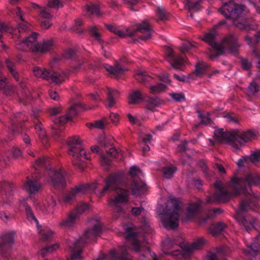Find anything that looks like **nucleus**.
I'll list each match as a JSON object with an SVG mask.
<instances>
[{
  "label": "nucleus",
  "instance_id": "24",
  "mask_svg": "<svg viewBox=\"0 0 260 260\" xmlns=\"http://www.w3.org/2000/svg\"><path fill=\"white\" fill-rule=\"evenodd\" d=\"M89 209V206L86 203H81L78 205L77 208L66 218L62 220L59 223V226L62 228L72 227L74 224L79 215L86 212Z\"/></svg>",
  "mask_w": 260,
  "mask_h": 260
},
{
  "label": "nucleus",
  "instance_id": "15",
  "mask_svg": "<svg viewBox=\"0 0 260 260\" xmlns=\"http://www.w3.org/2000/svg\"><path fill=\"white\" fill-rule=\"evenodd\" d=\"M256 208L255 199L250 195L241 202L239 209L237 211L236 220L245 227L247 232L254 228L255 220L253 219L249 222L245 217L243 216L242 213L249 210L254 211Z\"/></svg>",
  "mask_w": 260,
  "mask_h": 260
},
{
  "label": "nucleus",
  "instance_id": "11",
  "mask_svg": "<svg viewBox=\"0 0 260 260\" xmlns=\"http://www.w3.org/2000/svg\"><path fill=\"white\" fill-rule=\"evenodd\" d=\"M68 153L72 157V162L80 169H83V165L81 163L83 159H89V157L83 148L81 141L77 136L70 137L67 142Z\"/></svg>",
  "mask_w": 260,
  "mask_h": 260
},
{
  "label": "nucleus",
  "instance_id": "22",
  "mask_svg": "<svg viewBox=\"0 0 260 260\" xmlns=\"http://www.w3.org/2000/svg\"><path fill=\"white\" fill-rule=\"evenodd\" d=\"M33 72L36 77L42 78L47 80H51L52 82L56 84H60L64 79V75L59 72L39 67L34 68Z\"/></svg>",
  "mask_w": 260,
  "mask_h": 260
},
{
  "label": "nucleus",
  "instance_id": "38",
  "mask_svg": "<svg viewBox=\"0 0 260 260\" xmlns=\"http://www.w3.org/2000/svg\"><path fill=\"white\" fill-rule=\"evenodd\" d=\"M226 225L223 222H219L216 224H213L209 228V231L213 236L220 234L226 228Z\"/></svg>",
  "mask_w": 260,
  "mask_h": 260
},
{
  "label": "nucleus",
  "instance_id": "29",
  "mask_svg": "<svg viewBox=\"0 0 260 260\" xmlns=\"http://www.w3.org/2000/svg\"><path fill=\"white\" fill-rule=\"evenodd\" d=\"M24 115L21 112H18L14 114L13 116L11 117V125L10 128L13 134L19 132L22 128V122L25 121Z\"/></svg>",
  "mask_w": 260,
  "mask_h": 260
},
{
  "label": "nucleus",
  "instance_id": "13",
  "mask_svg": "<svg viewBox=\"0 0 260 260\" xmlns=\"http://www.w3.org/2000/svg\"><path fill=\"white\" fill-rule=\"evenodd\" d=\"M107 28L110 31L122 38L129 36L130 37H138L140 39L145 40L150 38L151 36V27L146 21L138 24L135 29L127 33L124 32L112 25H107Z\"/></svg>",
  "mask_w": 260,
  "mask_h": 260
},
{
  "label": "nucleus",
  "instance_id": "46",
  "mask_svg": "<svg viewBox=\"0 0 260 260\" xmlns=\"http://www.w3.org/2000/svg\"><path fill=\"white\" fill-rule=\"evenodd\" d=\"M245 40L250 46L255 45L260 40V31L257 32L253 37L247 36L245 37Z\"/></svg>",
  "mask_w": 260,
  "mask_h": 260
},
{
  "label": "nucleus",
  "instance_id": "36",
  "mask_svg": "<svg viewBox=\"0 0 260 260\" xmlns=\"http://www.w3.org/2000/svg\"><path fill=\"white\" fill-rule=\"evenodd\" d=\"M136 79L139 82L143 84L149 83L152 79L151 76L142 70H138L135 75Z\"/></svg>",
  "mask_w": 260,
  "mask_h": 260
},
{
  "label": "nucleus",
  "instance_id": "2",
  "mask_svg": "<svg viewBox=\"0 0 260 260\" xmlns=\"http://www.w3.org/2000/svg\"><path fill=\"white\" fill-rule=\"evenodd\" d=\"M126 235L125 238L129 240L124 246L119 248V251H117L115 249H111L108 254H103L95 260H131L127 255L128 254L127 249H132L135 251L142 253V256H144L143 253L149 252L148 247L142 246L139 240L140 232L134 231L131 226H126L124 229Z\"/></svg>",
  "mask_w": 260,
  "mask_h": 260
},
{
  "label": "nucleus",
  "instance_id": "33",
  "mask_svg": "<svg viewBox=\"0 0 260 260\" xmlns=\"http://www.w3.org/2000/svg\"><path fill=\"white\" fill-rule=\"evenodd\" d=\"M200 207L201 203L200 202H196L189 204L186 211V218L190 219L194 218L199 213Z\"/></svg>",
  "mask_w": 260,
  "mask_h": 260
},
{
  "label": "nucleus",
  "instance_id": "59",
  "mask_svg": "<svg viewBox=\"0 0 260 260\" xmlns=\"http://www.w3.org/2000/svg\"><path fill=\"white\" fill-rule=\"evenodd\" d=\"M194 45L190 42H185L182 45L180 51L182 53L188 52L194 48Z\"/></svg>",
  "mask_w": 260,
  "mask_h": 260
},
{
  "label": "nucleus",
  "instance_id": "3",
  "mask_svg": "<svg viewBox=\"0 0 260 260\" xmlns=\"http://www.w3.org/2000/svg\"><path fill=\"white\" fill-rule=\"evenodd\" d=\"M203 40L211 47L210 57L212 59L218 55H222L225 51L234 55L238 54L240 45L238 42L237 37L234 34L227 35L219 43L218 42L216 32L215 31H211L205 35Z\"/></svg>",
  "mask_w": 260,
  "mask_h": 260
},
{
  "label": "nucleus",
  "instance_id": "25",
  "mask_svg": "<svg viewBox=\"0 0 260 260\" xmlns=\"http://www.w3.org/2000/svg\"><path fill=\"white\" fill-rule=\"evenodd\" d=\"M165 53L168 61L174 69L177 70H181L182 67L185 65L186 62L185 59L176 55L171 47H167L166 49Z\"/></svg>",
  "mask_w": 260,
  "mask_h": 260
},
{
  "label": "nucleus",
  "instance_id": "4",
  "mask_svg": "<svg viewBox=\"0 0 260 260\" xmlns=\"http://www.w3.org/2000/svg\"><path fill=\"white\" fill-rule=\"evenodd\" d=\"M94 222L93 227L87 230L82 237L77 240L68 239L67 241V244L71 252L68 260H82L81 254L84 246L100 235L102 224L99 220H94Z\"/></svg>",
  "mask_w": 260,
  "mask_h": 260
},
{
  "label": "nucleus",
  "instance_id": "5",
  "mask_svg": "<svg viewBox=\"0 0 260 260\" xmlns=\"http://www.w3.org/2000/svg\"><path fill=\"white\" fill-rule=\"evenodd\" d=\"M205 242V239L200 238L189 246L182 239H172L165 242L164 248L166 249V254L182 257L191 254L194 250L199 249Z\"/></svg>",
  "mask_w": 260,
  "mask_h": 260
},
{
  "label": "nucleus",
  "instance_id": "23",
  "mask_svg": "<svg viewBox=\"0 0 260 260\" xmlns=\"http://www.w3.org/2000/svg\"><path fill=\"white\" fill-rule=\"evenodd\" d=\"M97 183L81 184L73 188L71 191L65 194L63 197V202L66 203H71L75 198L80 194L86 193L88 190H95L97 188Z\"/></svg>",
  "mask_w": 260,
  "mask_h": 260
},
{
  "label": "nucleus",
  "instance_id": "54",
  "mask_svg": "<svg viewBox=\"0 0 260 260\" xmlns=\"http://www.w3.org/2000/svg\"><path fill=\"white\" fill-rule=\"evenodd\" d=\"M166 87V84L159 83L156 85L151 86L150 87V91L151 93L160 92L165 90Z\"/></svg>",
  "mask_w": 260,
  "mask_h": 260
},
{
  "label": "nucleus",
  "instance_id": "64",
  "mask_svg": "<svg viewBox=\"0 0 260 260\" xmlns=\"http://www.w3.org/2000/svg\"><path fill=\"white\" fill-rule=\"evenodd\" d=\"M252 55L256 59L257 67L260 69V53L254 48L252 50Z\"/></svg>",
  "mask_w": 260,
  "mask_h": 260
},
{
  "label": "nucleus",
  "instance_id": "44",
  "mask_svg": "<svg viewBox=\"0 0 260 260\" xmlns=\"http://www.w3.org/2000/svg\"><path fill=\"white\" fill-rule=\"evenodd\" d=\"M222 212L221 209L218 208L216 209H213L210 210L209 212V214L206 215L205 217H202L200 220V224H203L205 223L207 220L212 218L213 214L216 215L220 214Z\"/></svg>",
  "mask_w": 260,
  "mask_h": 260
},
{
  "label": "nucleus",
  "instance_id": "26",
  "mask_svg": "<svg viewBox=\"0 0 260 260\" xmlns=\"http://www.w3.org/2000/svg\"><path fill=\"white\" fill-rule=\"evenodd\" d=\"M98 141L108 154L114 157L118 155L117 150L113 146V139L111 138L101 135L99 137Z\"/></svg>",
  "mask_w": 260,
  "mask_h": 260
},
{
  "label": "nucleus",
  "instance_id": "21",
  "mask_svg": "<svg viewBox=\"0 0 260 260\" xmlns=\"http://www.w3.org/2000/svg\"><path fill=\"white\" fill-rule=\"evenodd\" d=\"M256 137L255 131L248 129L246 131H234L233 148L239 150L246 143L254 139Z\"/></svg>",
  "mask_w": 260,
  "mask_h": 260
},
{
  "label": "nucleus",
  "instance_id": "41",
  "mask_svg": "<svg viewBox=\"0 0 260 260\" xmlns=\"http://www.w3.org/2000/svg\"><path fill=\"white\" fill-rule=\"evenodd\" d=\"M233 24L236 25L237 27L243 30L248 31L253 29L252 26L251 22L249 20L244 19L242 21L239 22L237 23L233 22Z\"/></svg>",
  "mask_w": 260,
  "mask_h": 260
},
{
  "label": "nucleus",
  "instance_id": "17",
  "mask_svg": "<svg viewBox=\"0 0 260 260\" xmlns=\"http://www.w3.org/2000/svg\"><path fill=\"white\" fill-rule=\"evenodd\" d=\"M215 192L207 199L208 203H225L232 198L233 193L229 191L220 181H216L213 184Z\"/></svg>",
  "mask_w": 260,
  "mask_h": 260
},
{
  "label": "nucleus",
  "instance_id": "55",
  "mask_svg": "<svg viewBox=\"0 0 260 260\" xmlns=\"http://www.w3.org/2000/svg\"><path fill=\"white\" fill-rule=\"evenodd\" d=\"M90 34L91 37L96 40L100 44H102L103 40L101 38V34L98 31L96 27L91 28L90 30Z\"/></svg>",
  "mask_w": 260,
  "mask_h": 260
},
{
  "label": "nucleus",
  "instance_id": "19",
  "mask_svg": "<svg viewBox=\"0 0 260 260\" xmlns=\"http://www.w3.org/2000/svg\"><path fill=\"white\" fill-rule=\"evenodd\" d=\"M15 187L12 183L2 182H0V207L4 204H8L10 200L8 198L14 193ZM0 218L6 222L9 217L4 212H0Z\"/></svg>",
  "mask_w": 260,
  "mask_h": 260
},
{
  "label": "nucleus",
  "instance_id": "6",
  "mask_svg": "<svg viewBox=\"0 0 260 260\" xmlns=\"http://www.w3.org/2000/svg\"><path fill=\"white\" fill-rule=\"evenodd\" d=\"M14 13L21 20L18 23L16 28L5 25L4 23L0 24V41L1 46L4 50L8 49V46L3 43V36L6 34H10L13 38L18 39L22 37L23 34L31 30V26L23 18V13L20 8L17 7L14 10Z\"/></svg>",
  "mask_w": 260,
  "mask_h": 260
},
{
  "label": "nucleus",
  "instance_id": "1",
  "mask_svg": "<svg viewBox=\"0 0 260 260\" xmlns=\"http://www.w3.org/2000/svg\"><path fill=\"white\" fill-rule=\"evenodd\" d=\"M130 175L133 178L132 182L129 184H123V173H116L109 175L105 180V186L100 192V196H103L108 190H115L117 195L111 199L109 205L113 208L114 218H118L120 216H124L125 211L123 206L128 201V195L130 193L139 196L144 193L147 190L146 184L142 180L137 179L142 174L140 170L136 166L132 167L129 171Z\"/></svg>",
  "mask_w": 260,
  "mask_h": 260
},
{
  "label": "nucleus",
  "instance_id": "43",
  "mask_svg": "<svg viewBox=\"0 0 260 260\" xmlns=\"http://www.w3.org/2000/svg\"><path fill=\"white\" fill-rule=\"evenodd\" d=\"M100 9L99 6L94 4L87 5L86 6V15L90 16L91 15H100Z\"/></svg>",
  "mask_w": 260,
  "mask_h": 260
},
{
  "label": "nucleus",
  "instance_id": "56",
  "mask_svg": "<svg viewBox=\"0 0 260 260\" xmlns=\"http://www.w3.org/2000/svg\"><path fill=\"white\" fill-rule=\"evenodd\" d=\"M63 6L62 0H49L48 2V8L58 9Z\"/></svg>",
  "mask_w": 260,
  "mask_h": 260
},
{
  "label": "nucleus",
  "instance_id": "14",
  "mask_svg": "<svg viewBox=\"0 0 260 260\" xmlns=\"http://www.w3.org/2000/svg\"><path fill=\"white\" fill-rule=\"evenodd\" d=\"M219 11L227 19L233 21L248 13L246 7L243 5L237 4L236 0H229L228 2L224 3Z\"/></svg>",
  "mask_w": 260,
  "mask_h": 260
},
{
  "label": "nucleus",
  "instance_id": "8",
  "mask_svg": "<svg viewBox=\"0 0 260 260\" xmlns=\"http://www.w3.org/2000/svg\"><path fill=\"white\" fill-rule=\"evenodd\" d=\"M260 183V176L250 173L244 177L235 175L230 182L229 186L233 190L234 195L250 194L252 186Z\"/></svg>",
  "mask_w": 260,
  "mask_h": 260
},
{
  "label": "nucleus",
  "instance_id": "63",
  "mask_svg": "<svg viewBox=\"0 0 260 260\" xmlns=\"http://www.w3.org/2000/svg\"><path fill=\"white\" fill-rule=\"evenodd\" d=\"M171 96L177 102H181L185 100V97L182 93H172L171 94Z\"/></svg>",
  "mask_w": 260,
  "mask_h": 260
},
{
  "label": "nucleus",
  "instance_id": "51",
  "mask_svg": "<svg viewBox=\"0 0 260 260\" xmlns=\"http://www.w3.org/2000/svg\"><path fill=\"white\" fill-rule=\"evenodd\" d=\"M75 54V51L71 49H69L66 51V52L62 56H56L54 57L53 58V60L54 62H56L61 60L62 57L66 59L71 58L74 56Z\"/></svg>",
  "mask_w": 260,
  "mask_h": 260
},
{
  "label": "nucleus",
  "instance_id": "61",
  "mask_svg": "<svg viewBox=\"0 0 260 260\" xmlns=\"http://www.w3.org/2000/svg\"><path fill=\"white\" fill-rule=\"evenodd\" d=\"M187 4L189 10L197 11L199 9V2H191L189 0H187Z\"/></svg>",
  "mask_w": 260,
  "mask_h": 260
},
{
  "label": "nucleus",
  "instance_id": "30",
  "mask_svg": "<svg viewBox=\"0 0 260 260\" xmlns=\"http://www.w3.org/2000/svg\"><path fill=\"white\" fill-rule=\"evenodd\" d=\"M3 65L0 62V90H3L4 93L8 96H12L15 93L14 86L8 84L5 77L2 76L1 72Z\"/></svg>",
  "mask_w": 260,
  "mask_h": 260
},
{
  "label": "nucleus",
  "instance_id": "42",
  "mask_svg": "<svg viewBox=\"0 0 260 260\" xmlns=\"http://www.w3.org/2000/svg\"><path fill=\"white\" fill-rule=\"evenodd\" d=\"M162 101L158 97H150L147 101V107L148 109L153 110L155 107L160 105Z\"/></svg>",
  "mask_w": 260,
  "mask_h": 260
},
{
  "label": "nucleus",
  "instance_id": "50",
  "mask_svg": "<svg viewBox=\"0 0 260 260\" xmlns=\"http://www.w3.org/2000/svg\"><path fill=\"white\" fill-rule=\"evenodd\" d=\"M260 86L255 82H252L249 85L248 88V94L249 96H253L257 93L259 90Z\"/></svg>",
  "mask_w": 260,
  "mask_h": 260
},
{
  "label": "nucleus",
  "instance_id": "53",
  "mask_svg": "<svg viewBox=\"0 0 260 260\" xmlns=\"http://www.w3.org/2000/svg\"><path fill=\"white\" fill-rule=\"evenodd\" d=\"M58 248L59 245L58 244H55L50 246H47L41 249L40 251V254L42 256H45L48 253L53 252Z\"/></svg>",
  "mask_w": 260,
  "mask_h": 260
},
{
  "label": "nucleus",
  "instance_id": "32",
  "mask_svg": "<svg viewBox=\"0 0 260 260\" xmlns=\"http://www.w3.org/2000/svg\"><path fill=\"white\" fill-rule=\"evenodd\" d=\"M104 67L106 71L115 77L122 75L127 70V69L123 68L120 63L118 62H116L114 66L106 64Z\"/></svg>",
  "mask_w": 260,
  "mask_h": 260
},
{
  "label": "nucleus",
  "instance_id": "12",
  "mask_svg": "<svg viewBox=\"0 0 260 260\" xmlns=\"http://www.w3.org/2000/svg\"><path fill=\"white\" fill-rule=\"evenodd\" d=\"M42 183L37 179H28L24 184L25 189L29 194V198L33 202L36 208H40L45 213H49L51 211V208L56 206V202L55 199L50 198V201H47L48 206L45 203L43 205L38 202L36 199L32 196V194L38 193L41 188Z\"/></svg>",
  "mask_w": 260,
  "mask_h": 260
},
{
  "label": "nucleus",
  "instance_id": "35",
  "mask_svg": "<svg viewBox=\"0 0 260 260\" xmlns=\"http://www.w3.org/2000/svg\"><path fill=\"white\" fill-rule=\"evenodd\" d=\"M21 205L23 206L25 208L27 219L29 221H35L37 225H38L39 223L38 220L35 216L31 208L26 202L25 200H23V201H21Z\"/></svg>",
  "mask_w": 260,
  "mask_h": 260
},
{
  "label": "nucleus",
  "instance_id": "58",
  "mask_svg": "<svg viewBox=\"0 0 260 260\" xmlns=\"http://www.w3.org/2000/svg\"><path fill=\"white\" fill-rule=\"evenodd\" d=\"M223 117L226 119V121L231 123H237L239 121L235 115L233 113H228L223 115Z\"/></svg>",
  "mask_w": 260,
  "mask_h": 260
},
{
  "label": "nucleus",
  "instance_id": "34",
  "mask_svg": "<svg viewBox=\"0 0 260 260\" xmlns=\"http://www.w3.org/2000/svg\"><path fill=\"white\" fill-rule=\"evenodd\" d=\"M107 106L108 107H112L114 106L116 103V98L118 95V91L113 90L110 88L107 89Z\"/></svg>",
  "mask_w": 260,
  "mask_h": 260
},
{
  "label": "nucleus",
  "instance_id": "48",
  "mask_svg": "<svg viewBox=\"0 0 260 260\" xmlns=\"http://www.w3.org/2000/svg\"><path fill=\"white\" fill-rule=\"evenodd\" d=\"M142 98L143 95L140 91H134L129 95V103L136 104L138 103Z\"/></svg>",
  "mask_w": 260,
  "mask_h": 260
},
{
  "label": "nucleus",
  "instance_id": "60",
  "mask_svg": "<svg viewBox=\"0 0 260 260\" xmlns=\"http://www.w3.org/2000/svg\"><path fill=\"white\" fill-rule=\"evenodd\" d=\"M245 158H248V161L252 163H255L260 160V152H254L250 156H246Z\"/></svg>",
  "mask_w": 260,
  "mask_h": 260
},
{
  "label": "nucleus",
  "instance_id": "16",
  "mask_svg": "<svg viewBox=\"0 0 260 260\" xmlns=\"http://www.w3.org/2000/svg\"><path fill=\"white\" fill-rule=\"evenodd\" d=\"M84 108L81 104H76L71 107L66 115L60 116L58 118L53 119L55 125L53 126L52 135L54 139H57L62 136L61 128H58V123L64 124L72 117L77 115L79 112L83 110Z\"/></svg>",
  "mask_w": 260,
  "mask_h": 260
},
{
  "label": "nucleus",
  "instance_id": "37",
  "mask_svg": "<svg viewBox=\"0 0 260 260\" xmlns=\"http://www.w3.org/2000/svg\"><path fill=\"white\" fill-rule=\"evenodd\" d=\"M216 253H209L206 258V260H217V254L220 255H227L229 254V249L226 246L218 247L216 249Z\"/></svg>",
  "mask_w": 260,
  "mask_h": 260
},
{
  "label": "nucleus",
  "instance_id": "7",
  "mask_svg": "<svg viewBox=\"0 0 260 260\" xmlns=\"http://www.w3.org/2000/svg\"><path fill=\"white\" fill-rule=\"evenodd\" d=\"M35 170L37 171L36 173H39L38 168L41 167L45 169L48 172V176L47 180L50 181L51 184L55 186L64 187L67 184L66 172L62 169L55 170L50 166V160L46 157H43L38 159L34 166Z\"/></svg>",
  "mask_w": 260,
  "mask_h": 260
},
{
  "label": "nucleus",
  "instance_id": "10",
  "mask_svg": "<svg viewBox=\"0 0 260 260\" xmlns=\"http://www.w3.org/2000/svg\"><path fill=\"white\" fill-rule=\"evenodd\" d=\"M180 213L181 207L179 202L175 199L170 201L167 204L165 209L160 213L164 226L167 230L177 228Z\"/></svg>",
  "mask_w": 260,
  "mask_h": 260
},
{
  "label": "nucleus",
  "instance_id": "57",
  "mask_svg": "<svg viewBox=\"0 0 260 260\" xmlns=\"http://www.w3.org/2000/svg\"><path fill=\"white\" fill-rule=\"evenodd\" d=\"M42 235L41 240L43 241H46L50 240L53 234V232L51 230H47L40 232Z\"/></svg>",
  "mask_w": 260,
  "mask_h": 260
},
{
  "label": "nucleus",
  "instance_id": "27",
  "mask_svg": "<svg viewBox=\"0 0 260 260\" xmlns=\"http://www.w3.org/2000/svg\"><path fill=\"white\" fill-rule=\"evenodd\" d=\"M214 134L216 140L221 143H229L233 147L234 131L228 132L223 128H216Z\"/></svg>",
  "mask_w": 260,
  "mask_h": 260
},
{
  "label": "nucleus",
  "instance_id": "20",
  "mask_svg": "<svg viewBox=\"0 0 260 260\" xmlns=\"http://www.w3.org/2000/svg\"><path fill=\"white\" fill-rule=\"evenodd\" d=\"M6 66L11 73L12 76L14 77L15 80L19 83L20 86L21 88L22 95H19V93L17 92V94L19 96L21 100L25 102V101H28L30 99L29 91L26 89L25 84L22 81V78L18 74V72L15 69V63L9 58H7L5 60Z\"/></svg>",
  "mask_w": 260,
  "mask_h": 260
},
{
  "label": "nucleus",
  "instance_id": "9",
  "mask_svg": "<svg viewBox=\"0 0 260 260\" xmlns=\"http://www.w3.org/2000/svg\"><path fill=\"white\" fill-rule=\"evenodd\" d=\"M38 34L33 32L21 40L17 41L15 46L17 49L22 51L30 50L34 52L44 53L50 51L53 47L52 40H47L42 43L37 41Z\"/></svg>",
  "mask_w": 260,
  "mask_h": 260
},
{
  "label": "nucleus",
  "instance_id": "45",
  "mask_svg": "<svg viewBox=\"0 0 260 260\" xmlns=\"http://www.w3.org/2000/svg\"><path fill=\"white\" fill-rule=\"evenodd\" d=\"M155 14L157 17V21L167 20V13L166 10L161 7H158L155 10Z\"/></svg>",
  "mask_w": 260,
  "mask_h": 260
},
{
  "label": "nucleus",
  "instance_id": "28",
  "mask_svg": "<svg viewBox=\"0 0 260 260\" xmlns=\"http://www.w3.org/2000/svg\"><path fill=\"white\" fill-rule=\"evenodd\" d=\"M33 117L34 118V123L35 124V128L38 135L40 139L42 141V144L45 147H47L48 139L46 136V133L45 129L42 126V124L40 120L38 119V116L37 113L35 112L33 114Z\"/></svg>",
  "mask_w": 260,
  "mask_h": 260
},
{
  "label": "nucleus",
  "instance_id": "18",
  "mask_svg": "<svg viewBox=\"0 0 260 260\" xmlns=\"http://www.w3.org/2000/svg\"><path fill=\"white\" fill-rule=\"evenodd\" d=\"M15 232H7L3 234L0 240V255L11 260L12 246L14 243Z\"/></svg>",
  "mask_w": 260,
  "mask_h": 260
},
{
  "label": "nucleus",
  "instance_id": "31",
  "mask_svg": "<svg viewBox=\"0 0 260 260\" xmlns=\"http://www.w3.org/2000/svg\"><path fill=\"white\" fill-rule=\"evenodd\" d=\"M258 238H260V233L258 237H256L249 245H247V247L244 250L247 255L254 257L260 253V244L257 241Z\"/></svg>",
  "mask_w": 260,
  "mask_h": 260
},
{
  "label": "nucleus",
  "instance_id": "40",
  "mask_svg": "<svg viewBox=\"0 0 260 260\" xmlns=\"http://www.w3.org/2000/svg\"><path fill=\"white\" fill-rule=\"evenodd\" d=\"M208 68V65L206 63L202 61L199 62L196 66V69L193 72V74L197 77H200L205 74Z\"/></svg>",
  "mask_w": 260,
  "mask_h": 260
},
{
  "label": "nucleus",
  "instance_id": "62",
  "mask_svg": "<svg viewBox=\"0 0 260 260\" xmlns=\"http://www.w3.org/2000/svg\"><path fill=\"white\" fill-rule=\"evenodd\" d=\"M36 6L39 8L38 12L43 18L48 19L52 17V15L47 11L46 8H40L38 5Z\"/></svg>",
  "mask_w": 260,
  "mask_h": 260
},
{
  "label": "nucleus",
  "instance_id": "49",
  "mask_svg": "<svg viewBox=\"0 0 260 260\" xmlns=\"http://www.w3.org/2000/svg\"><path fill=\"white\" fill-rule=\"evenodd\" d=\"M108 123V122L107 119L104 118L102 119L96 120L94 123H89L88 126L90 128L95 127L98 128L103 129L105 127L106 124Z\"/></svg>",
  "mask_w": 260,
  "mask_h": 260
},
{
  "label": "nucleus",
  "instance_id": "52",
  "mask_svg": "<svg viewBox=\"0 0 260 260\" xmlns=\"http://www.w3.org/2000/svg\"><path fill=\"white\" fill-rule=\"evenodd\" d=\"M152 136L150 134L146 135L144 137L142 138V144L144 145L142 146V149L144 151H147L150 150L148 143H149L151 140Z\"/></svg>",
  "mask_w": 260,
  "mask_h": 260
},
{
  "label": "nucleus",
  "instance_id": "39",
  "mask_svg": "<svg viewBox=\"0 0 260 260\" xmlns=\"http://www.w3.org/2000/svg\"><path fill=\"white\" fill-rule=\"evenodd\" d=\"M176 170L177 168L172 165L165 167L162 169V176L167 179H171Z\"/></svg>",
  "mask_w": 260,
  "mask_h": 260
},
{
  "label": "nucleus",
  "instance_id": "47",
  "mask_svg": "<svg viewBox=\"0 0 260 260\" xmlns=\"http://www.w3.org/2000/svg\"><path fill=\"white\" fill-rule=\"evenodd\" d=\"M198 117L201 119V123L205 125L210 124L211 119L210 117V114L208 112L205 113H202L201 111H198Z\"/></svg>",
  "mask_w": 260,
  "mask_h": 260
}]
</instances>
